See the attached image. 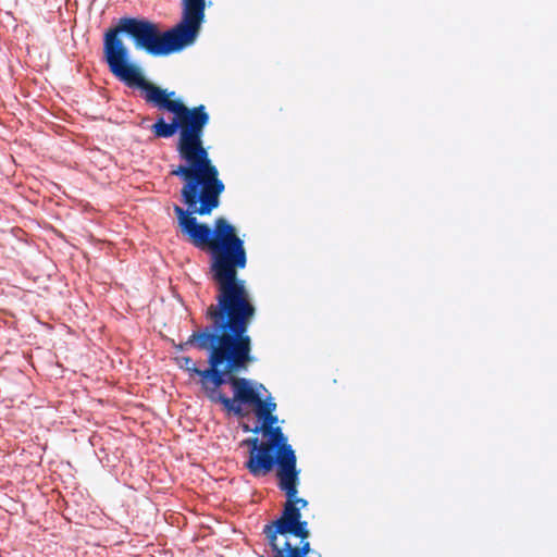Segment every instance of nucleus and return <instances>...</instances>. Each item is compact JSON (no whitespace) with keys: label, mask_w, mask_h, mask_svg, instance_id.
Listing matches in <instances>:
<instances>
[{"label":"nucleus","mask_w":557,"mask_h":557,"mask_svg":"<svg viewBox=\"0 0 557 557\" xmlns=\"http://www.w3.org/2000/svg\"><path fill=\"white\" fill-rule=\"evenodd\" d=\"M256 414L262 420L261 425H257L251 431L253 433H259L264 426H272L277 423V417L272 414L276 409V404L273 401L271 396L267 397L264 400L260 397V404H256Z\"/></svg>","instance_id":"nucleus-7"},{"label":"nucleus","mask_w":557,"mask_h":557,"mask_svg":"<svg viewBox=\"0 0 557 557\" xmlns=\"http://www.w3.org/2000/svg\"><path fill=\"white\" fill-rule=\"evenodd\" d=\"M203 21L205 10L183 4L181 22L163 33L149 20L121 17L117 25L107 30L103 37V55L111 74L128 88L140 89L145 101L159 110L174 114L189 113L185 104L169 99L175 96L174 91L168 92L146 81L141 69L131 60L129 51L120 35L126 34L137 50L163 57L194 44Z\"/></svg>","instance_id":"nucleus-2"},{"label":"nucleus","mask_w":557,"mask_h":557,"mask_svg":"<svg viewBox=\"0 0 557 557\" xmlns=\"http://www.w3.org/2000/svg\"><path fill=\"white\" fill-rule=\"evenodd\" d=\"M182 4L191 7V8H196V9H200V10L206 9L205 0H182Z\"/></svg>","instance_id":"nucleus-12"},{"label":"nucleus","mask_w":557,"mask_h":557,"mask_svg":"<svg viewBox=\"0 0 557 557\" xmlns=\"http://www.w3.org/2000/svg\"><path fill=\"white\" fill-rule=\"evenodd\" d=\"M286 549L287 552H280L277 557H308L310 543L307 540H300V546L295 547L290 542L286 541Z\"/></svg>","instance_id":"nucleus-10"},{"label":"nucleus","mask_w":557,"mask_h":557,"mask_svg":"<svg viewBox=\"0 0 557 557\" xmlns=\"http://www.w3.org/2000/svg\"><path fill=\"white\" fill-rule=\"evenodd\" d=\"M223 335L214 342V349L208 357L212 388L207 398L214 404H221L227 412L243 414V406L260 404V389L265 391L262 384L253 383L237 374L247 371L248 363L252 361L251 338L243 329L242 322L223 324Z\"/></svg>","instance_id":"nucleus-4"},{"label":"nucleus","mask_w":557,"mask_h":557,"mask_svg":"<svg viewBox=\"0 0 557 557\" xmlns=\"http://www.w3.org/2000/svg\"><path fill=\"white\" fill-rule=\"evenodd\" d=\"M294 504H295V506L299 505L300 506L299 508L301 509V508H305L308 505V502L306 499H304V498H298L297 495H296L295 499H294Z\"/></svg>","instance_id":"nucleus-14"},{"label":"nucleus","mask_w":557,"mask_h":557,"mask_svg":"<svg viewBox=\"0 0 557 557\" xmlns=\"http://www.w3.org/2000/svg\"><path fill=\"white\" fill-rule=\"evenodd\" d=\"M205 247L210 250V272L219 290L216 304L210 305L205 311L210 324L193 332L176 349L195 347L207 350L209 357L214 349V342L223 335V324L242 322L243 329H248L256 308L250 301L245 281L237 276V271L247 265V253L244 240L236 235L235 227L223 218L216 219L214 237Z\"/></svg>","instance_id":"nucleus-3"},{"label":"nucleus","mask_w":557,"mask_h":557,"mask_svg":"<svg viewBox=\"0 0 557 557\" xmlns=\"http://www.w3.org/2000/svg\"><path fill=\"white\" fill-rule=\"evenodd\" d=\"M263 533L267 535L269 540L270 547L273 552L272 557H277L278 553L287 552L286 549V542L284 543L283 547H280L277 544V535L278 534H286L287 530H280V523L277 521H274L272 523L265 524L263 528Z\"/></svg>","instance_id":"nucleus-9"},{"label":"nucleus","mask_w":557,"mask_h":557,"mask_svg":"<svg viewBox=\"0 0 557 557\" xmlns=\"http://www.w3.org/2000/svg\"><path fill=\"white\" fill-rule=\"evenodd\" d=\"M189 113L175 114L171 123L159 117L151 129L156 137L170 138L178 132L176 152L181 163L171 166L170 174L184 182L181 190L182 201L186 210L175 205L178 225L191 244L205 248V244L213 239V228L197 221L194 214L208 215L219 207V196L224 191V184L219 180L218 168L212 163L202 137L210 116L203 104L188 108Z\"/></svg>","instance_id":"nucleus-1"},{"label":"nucleus","mask_w":557,"mask_h":557,"mask_svg":"<svg viewBox=\"0 0 557 557\" xmlns=\"http://www.w3.org/2000/svg\"><path fill=\"white\" fill-rule=\"evenodd\" d=\"M182 4L191 7V8H196V9H200V10L206 9L205 0H182Z\"/></svg>","instance_id":"nucleus-13"},{"label":"nucleus","mask_w":557,"mask_h":557,"mask_svg":"<svg viewBox=\"0 0 557 557\" xmlns=\"http://www.w3.org/2000/svg\"><path fill=\"white\" fill-rule=\"evenodd\" d=\"M287 533L299 537L300 540H307L310 535L307 521L299 520L290 529L287 530Z\"/></svg>","instance_id":"nucleus-11"},{"label":"nucleus","mask_w":557,"mask_h":557,"mask_svg":"<svg viewBox=\"0 0 557 557\" xmlns=\"http://www.w3.org/2000/svg\"><path fill=\"white\" fill-rule=\"evenodd\" d=\"M269 428V444L262 443L258 437L246 440L248 444L249 458L245 467L253 476H260L269 473L274 466L277 468L276 475H289L294 472H300L296 466L295 451L287 443L280 426Z\"/></svg>","instance_id":"nucleus-5"},{"label":"nucleus","mask_w":557,"mask_h":557,"mask_svg":"<svg viewBox=\"0 0 557 557\" xmlns=\"http://www.w3.org/2000/svg\"><path fill=\"white\" fill-rule=\"evenodd\" d=\"M278 478V487L285 492L287 502L284 506L283 513L281 518L276 519L280 523V530H288L301 520V512L298 506H295L294 499L297 495V486L299 483V472L290 473L289 475H277Z\"/></svg>","instance_id":"nucleus-6"},{"label":"nucleus","mask_w":557,"mask_h":557,"mask_svg":"<svg viewBox=\"0 0 557 557\" xmlns=\"http://www.w3.org/2000/svg\"><path fill=\"white\" fill-rule=\"evenodd\" d=\"M176 363L180 366V368L184 369L189 373V375H197L199 376V383L201 385V388L206 395L210 393L212 385L210 379L207 377V372L210 370V366L207 369L200 370L197 368L196 363L193 361L189 357H176Z\"/></svg>","instance_id":"nucleus-8"}]
</instances>
